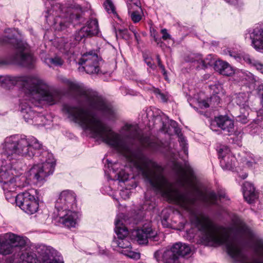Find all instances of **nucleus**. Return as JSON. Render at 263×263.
<instances>
[{
	"label": "nucleus",
	"instance_id": "1",
	"mask_svg": "<svg viewBox=\"0 0 263 263\" xmlns=\"http://www.w3.org/2000/svg\"><path fill=\"white\" fill-rule=\"evenodd\" d=\"M63 110L74 122L83 128L89 130L95 137L115 148L129 161H133L145 181L156 191L168 199H195L188 190L192 182L190 177L193 171L190 167L185 170L178 163H174V170L177 175V182L184 192L175 189L163 175V168L143 154L140 147L135 145L138 142L152 151H161L160 144L149 137L141 135L137 124L126 123L121 128V135L114 132L98 117L100 114L109 119L116 118V111L97 91L85 90L80 92L78 106L68 104L63 106Z\"/></svg>",
	"mask_w": 263,
	"mask_h": 263
},
{
	"label": "nucleus",
	"instance_id": "2",
	"mask_svg": "<svg viewBox=\"0 0 263 263\" xmlns=\"http://www.w3.org/2000/svg\"><path fill=\"white\" fill-rule=\"evenodd\" d=\"M193 222L203 233L202 239L211 246L224 245L227 252L238 263H263V240L257 239L252 245V249L257 259L248 261V257L241 249L243 237L249 234V229L240 220L235 222L229 228L217 227L204 216H194Z\"/></svg>",
	"mask_w": 263,
	"mask_h": 263
},
{
	"label": "nucleus",
	"instance_id": "3",
	"mask_svg": "<svg viewBox=\"0 0 263 263\" xmlns=\"http://www.w3.org/2000/svg\"><path fill=\"white\" fill-rule=\"evenodd\" d=\"M41 147V143L34 137L11 136L6 138L0 148V182L14 177L13 171L22 170L21 156L31 158Z\"/></svg>",
	"mask_w": 263,
	"mask_h": 263
},
{
	"label": "nucleus",
	"instance_id": "4",
	"mask_svg": "<svg viewBox=\"0 0 263 263\" xmlns=\"http://www.w3.org/2000/svg\"><path fill=\"white\" fill-rule=\"evenodd\" d=\"M0 85L7 89L16 86L29 95H38L50 105L55 104L60 98L59 91L37 76H0Z\"/></svg>",
	"mask_w": 263,
	"mask_h": 263
},
{
	"label": "nucleus",
	"instance_id": "5",
	"mask_svg": "<svg viewBox=\"0 0 263 263\" xmlns=\"http://www.w3.org/2000/svg\"><path fill=\"white\" fill-rule=\"evenodd\" d=\"M5 33L7 35L0 37V44L10 45L15 50V53L7 57H0V66L16 64L32 68L34 59L29 52L28 45L17 39L14 30L8 29Z\"/></svg>",
	"mask_w": 263,
	"mask_h": 263
},
{
	"label": "nucleus",
	"instance_id": "6",
	"mask_svg": "<svg viewBox=\"0 0 263 263\" xmlns=\"http://www.w3.org/2000/svg\"><path fill=\"white\" fill-rule=\"evenodd\" d=\"M27 244V239L12 233L0 236V263H13L18 250Z\"/></svg>",
	"mask_w": 263,
	"mask_h": 263
},
{
	"label": "nucleus",
	"instance_id": "7",
	"mask_svg": "<svg viewBox=\"0 0 263 263\" xmlns=\"http://www.w3.org/2000/svg\"><path fill=\"white\" fill-rule=\"evenodd\" d=\"M42 147L41 144L40 151L34 155L42 153V157L38 159L41 161V163L33 165L27 172V177L30 181L36 183L44 182L46 178L52 174L55 166V161L52 154L46 151L41 152Z\"/></svg>",
	"mask_w": 263,
	"mask_h": 263
},
{
	"label": "nucleus",
	"instance_id": "8",
	"mask_svg": "<svg viewBox=\"0 0 263 263\" xmlns=\"http://www.w3.org/2000/svg\"><path fill=\"white\" fill-rule=\"evenodd\" d=\"M52 251L49 247L39 246L36 248L37 257L35 253L27 249L26 244L23 249L18 250L15 259L18 258L16 261H22V263H64L61 258L53 256Z\"/></svg>",
	"mask_w": 263,
	"mask_h": 263
},
{
	"label": "nucleus",
	"instance_id": "9",
	"mask_svg": "<svg viewBox=\"0 0 263 263\" xmlns=\"http://www.w3.org/2000/svg\"><path fill=\"white\" fill-rule=\"evenodd\" d=\"M98 23L96 19H91L87 22L85 26L77 31L74 36V41H65L62 39L59 49L65 53L70 52L71 48L74 47L82 39L97 35L99 33Z\"/></svg>",
	"mask_w": 263,
	"mask_h": 263
},
{
	"label": "nucleus",
	"instance_id": "10",
	"mask_svg": "<svg viewBox=\"0 0 263 263\" xmlns=\"http://www.w3.org/2000/svg\"><path fill=\"white\" fill-rule=\"evenodd\" d=\"M191 252V248L188 245L177 242L163 253L160 251H156L154 257L158 262L162 260L164 263H179L181 257L190 255Z\"/></svg>",
	"mask_w": 263,
	"mask_h": 263
},
{
	"label": "nucleus",
	"instance_id": "11",
	"mask_svg": "<svg viewBox=\"0 0 263 263\" xmlns=\"http://www.w3.org/2000/svg\"><path fill=\"white\" fill-rule=\"evenodd\" d=\"M36 191L29 190L16 196L15 203L25 212L32 214L35 213L39 208V203L34 197Z\"/></svg>",
	"mask_w": 263,
	"mask_h": 263
},
{
	"label": "nucleus",
	"instance_id": "12",
	"mask_svg": "<svg viewBox=\"0 0 263 263\" xmlns=\"http://www.w3.org/2000/svg\"><path fill=\"white\" fill-rule=\"evenodd\" d=\"M132 237L139 245H146L148 240L158 241L159 240L157 232L149 226H143L141 229L133 230Z\"/></svg>",
	"mask_w": 263,
	"mask_h": 263
},
{
	"label": "nucleus",
	"instance_id": "13",
	"mask_svg": "<svg viewBox=\"0 0 263 263\" xmlns=\"http://www.w3.org/2000/svg\"><path fill=\"white\" fill-rule=\"evenodd\" d=\"M100 58H99L98 54L94 51H91L84 53L79 61V64L80 65H84L82 67H79V71L85 70L86 73L88 74H93L96 72L95 67H91L90 64L93 63L95 65L99 64Z\"/></svg>",
	"mask_w": 263,
	"mask_h": 263
},
{
	"label": "nucleus",
	"instance_id": "14",
	"mask_svg": "<svg viewBox=\"0 0 263 263\" xmlns=\"http://www.w3.org/2000/svg\"><path fill=\"white\" fill-rule=\"evenodd\" d=\"M76 195L73 192L70 191L62 192L57 199L55 207L58 211L68 210L71 208L76 201Z\"/></svg>",
	"mask_w": 263,
	"mask_h": 263
},
{
	"label": "nucleus",
	"instance_id": "15",
	"mask_svg": "<svg viewBox=\"0 0 263 263\" xmlns=\"http://www.w3.org/2000/svg\"><path fill=\"white\" fill-rule=\"evenodd\" d=\"M251 40L252 46L257 51L263 53V28L257 26L248 30L247 35Z\"/></svg>",
	"mask_w": 263,
	"mask_h": 263
},
{
	"label": "nucleus",
	"instance_id": "16",
	"mask_svg": "<svg viewBox=\"0 0 263 263\" xmlns=\"http://www.w3.org/2000/svg\"><path fill=\"white\" fill-rule=\"evenodd\" d=\"M185 61L193 64L196 69H204L208 66L214 65L216 61L209 55L205 59H203L201 55L197 53H191L185 58Z\"/></svg>",
	"mask_w": 263,
	"mask_h": 263
},
{
	"label": "nucleus",
	"instance_id": "17",
	"mask_svg": "<svg viewBox=\"0 0 263 263\" xmlns=\"http://www.w3.org/2000/svg\"><path fill=\"white\" fill-rule=\"evenodd\" d=\"M215 123L228 135H231L234 132V121L227 116L215 117L211 126V128L213 130Z\"/></svg>",
	"mask_w": 263,
	"mask_h": 263
},
{
	"label": "nucleus",
	"instance_id": "18",
	"mask_svg": "<svg viewBox=\"0 0 263 263\" xmlns=\"http://www.w3.org/2000/svg\"><path fill=\"white\" fill-rule=\"evenodd\" d=\"M58 216L61 219V222L68 228L75 227L77 224L78 217L76 213L72 212L70 210L58 211Z\"/></svg>",
	"mask_w": 263,
	"mask_h": 263
},
{
	"label": "nucleus",
	"instance_id": "19",
	"mask_svg": "<svg viewBox=\"0 0 263 263\" xmlns=\"http://www.w3.org/2000/svg\"><path fill=\"white\" fill-rule=\"evenodd\" d=\"M30 100L24 99L21 101L20 105V111L25 120L29 122L34 118L35 120L39 117L37 114L32 109V106L30 104Z\"/></svg>",
	"mask_w": 263,
	"mask_h": 263
},
{
	"label": "nucleus",
	"instance_id": "20",
	"mask_svg": "<svg viewBox=\"0 0 263 263\" xmlns=\"http://www.w3.org/2000/svg\"><path fill=\"white\" fill-rule=\"evenodd\" d=\"M243 194L244 198L249 203H253L258 198V194L254 186L249 182L243 184Z\"/></svg>",
	"mask_w": 263,
	"mask_h": 263
},
{
	"label": "nucleus",
	"instance_id": "21",
	"mask_svg": "<svg viewBox=\"0 0 263 263\" xmlns=\"http://www.w3.org/2000/svg\"><path fill=\"white\" fill-rule=\"evenodd\" d=\"M214 68L216 71L224 76H230L234 73V69L231 65L222 60H216L214 63Z\"/></svg>",
	"mask_w": 263,
	"mask_h": 263
},
{
	"label": "nucleus",
	"instance_id": "22",
	"mask_svg": "<svg viewBox=\"0 0 263 263\" xmlns=\"http://www.w3.org/2000/svg\"><path fill=\"white\" fill-rule=\"evenodd\" d=\"M156 120L161 121L162 124L161 130L164 132H168V129L170 128V125L174 128L176 133H178L179 129L177 128V123L173 120H170L167 117L157 116L156 118Z\"/></svg>",
	"mask_w": 263,
	"mask_h": 263
},
{
	"label": "nucleus",
	"instance_id": "23",
	"mask_svg": "<svg viewBox=\"0 0 263 263\" xmlns=\"http://www.w3.org/2000/svg\"><path fill=\"white\" fill-rule=\"evenodd\" d=\"M128 12L130 14L131 19L134 23H138L141 20L143 12L141 7L138 6V3L135 2L130 4V7L128 8Z\"/></svg>",
	"mask_w": 263,
	"mask_h": 263
},
{
	"label": "nucleus",
	"instance_id": "24",
	"mask_svg": "<svg viewBox=\"0 0 263 263\" xmlns=\"http://www.w3.org/2000/svg\"><path fill=\"white\" fill-rule=\"evenodd\" d=\"M236 158L233 155L224 156L220 160L221 167L223 170H233L235 166Z\"/></svg>",
	"mask_w": 263,
	"mask_h": 263
},
{
	"label": "nucleus",
	"instance_id": "25",
	"mask_svg": "<svg viewBox=\"0 0 263 263\" xmlns=\"http://www.w3.org/2000/svg\"><path fill=\"white\" fill-rule=\"evenodd\" d=\"M115 231L117 235L116 239L123 238L128 235L127 228L120 220H116L115 221Z\"/></svg>",
	"mask_w": 263,
	"mask_h": 263
},
{
	"label": "nucleus",
	"instance_id": "26",
	"mask_svg": "<svg viewBox=\"0 0 263 263\" xmlns=\"http://www.w3.org/2000/svg\"><path fill=\"white\" fill-rule=\"evenodd\" d=\"M112 245L114 247H119L122 250H126L131 247L128 236L119 239L115 238L112 241Z\"/></svg>",
	"mask_w": 263,
	"mask_h": 263
},
{
	"label": "nucleus",
	"instance_id": "27",
	"mask_svg": "<svg viewBox=\"0 0 263 263\" xmlns=\"http://www.w3.org/2000/svg\"><path fill=\"white\" fill-rule=\"evenodd\" d=\"M243 60L251 66H254L256 69L263 74V64L254 59H252L251 57L246 54L243 57Z\"/></svg>",
	"mask_w": 263,
	"mask_h": 263
},
{
	"label": "nucleus",
	"instance_id": "28",
	"mask_svg": "<svg viewBox=\"0 0 263 263\" xmlns=\"http://www.w3.org/2000/svg\"><path fill=\"white\" fill-rule=\"evenodd\" d=\"M1 185L4 192H7V193H13L16 189L14 177L2 183Z\"/></svg>",
	"mask_w": 263,
	"mask_h": 263
},
{
	"label": "nucleus",
	"instance_id": "29",
	"mask_svg": "<svg viewBox=\"0 0 263 263\" xmlns=\"http://www.w3.org/2000/svg\"><path fill=\"white\" fill-rule=\"evenodd\" d=\"M14 179L16 187L20 189L23 188L28 185L30 181L27 176L26 177L15 176L14 177Z\"/></svg>",
	"mask_w": 263,
	"mask_h": 263
},
{
	"label": "nucleus",
	"instance_id": "30",
	"mask_svg": "<svg viewBox=\"0 0 263 263\" xmlns=\"http://www.w3.org/2000/svg\"><path fill=\"white\" fill-rule=\"evenodd\" d=\"M119 252L132 259L137 260L140 258V254L133 251L131 247L126 250H120Z\"/></svg>",
	"mask_w": 263,
	"mask_h": 263
},
{
	"label": "nucleus",
	"instance_id": "31",
	"mask_svg": "<svg viewBox=\"0 0 263 263\" xmlns=\"http://www.w3.org/2000/svg\"><path fill=\"white\" fill-rule=\"evenodd\" d=\"M115 33L117 39H122L127 40L130 38V35L127 29H116Z\"/></svg>",
	"mask_w": 263,
	"mask_h": 263
},
{
	"label": "nucleus",
	"instance_id": "32",
	"mask_svg": "<svg viewBox=\"0 0 263 263\" xmlns=\"http://www.w3.org/2000/svg\"><path fill=\"white\" fill-rule=\"evenodd\" d=\"M248 101V98L246 95L243 93H239L236 99V103L239 106L245 107Z\"/></svg>",
	"mask_w": 263,
	"mask_h": 263
},
{
	"label": "nucleus",
	"instance_id": "33",
	"mask_svg": "<svg viewBox=\"0 0 263 263\" xmlns=\"http://www.w3.org/2000/svg\"><path fill=\"white\" fill-rule=\"evenodd\" d=\"M49 62L55 66H61L64 63V60L58 55L50 58Z\"/></svg>",
	"mask_w": 263,
	"mask_h": 263
},
{
	"label": "nucleus",
	"instance_id": "34",
	"mask_svg": "<svg viewBox=\"0 0 263 263\" xmlns=\"http://www.w3.org/2000/svg\"><path fill=\"white\" fill-rule=\"evenodd\" d=\"M219 158L223 159L224 156L233 155L231 153L229 148L226 146H222L218 151Z\"/></svg>",
	"mask_w": 263,
	"mask_h": 263
},
{
	"label": "nucleus",
	"instance_id": "35",
	"mask_svg": "<svg viewBox=\"0 0 263 263\" xmlns=\"http://www.w3.org/2000/svg\"><path fill=\"white\" fill-rule=\"evenodd\" d=\"M104 5L108 13H115V7L110 0H106Z\"/></svg>",
	"mask_w": 263,
	"mask_h": 263
},
{
	"label": "nucleus",
	"instance_id": "36",
	"mask_svg": "<svg viewBox=\"0 0 263 263\" xmlns=\"http://www.w3.org/2000/svg\"><path fill=\"white\" fill-rule=\"evenodd\" d=\"M5 197L7 201L11 203L15 202V199H16V195L15 192L13 193L12 192H8L7 193V192H4Z\"/></svg>",
	"mask_w": 263,
	"mask_h": 263
},
{
	"label": "nucleus",
	"instance_id": "37",
	"mask_svg": "<svg viewBox=\"0 0 263 263\" xmlns=\"http://www.w3.org/2000/svg\"><path fill=\"white\" fill-rule=\"evenodd\" d=\"M220 98L219 96L216 95V94H213L212 96L211 97L209 100L210 104L211 105H217L220 103Z\"/></svg>",
	"mask_w": 263,
	"mask_h": 263
},
{
	"label": "nucleus",
	"instance_id": "38",
	"mask_svg": "<svg viewBox=\"0 0 263 263\" xmlns=\"http://www.w3.org/2000/svg\"><path fill=\"white\" fill-rule=\"evenodd\" d=\"M209 87L211 90L213 91V93L214 94H218L221 89V86L219 84H216L213 85H210L209 86Z\"/></svg>",
	"mask_w": 263,
	"mask_h": 263
},
{
	"label": "nucleus",
	"instance_id": "39",
	"mask_svg": "<svg viewBox=\"0 0 263 263\" xmlns=\"http://www.w3.org/2000/svg\"><path fill=\"white\" fill-rule=\"evenodd\" d=\"M161 33L162 34V39L163 40H167L172 39L171 35L167 32L166 29H162L161 30Z\"/></svg>",
	"mask_w": 263,
	"mask_h": 263
},
{
	"label": "nucleus",
	"instance_id": "40",
	"mask_svg": "<svg viewBox=\"0 0 263 263\" xmlns=\"http://www.w3.org/2000/svg\"><path fill=\"white\" fill-rule=\"evenodd\" d=\"M67 82L68 86L70 90L76 91L78 89V86L77 84L69 81H67Z\"/></svg>",
	"mask_w": 263,
	"mask_h": 263
},
{
	"label": "nucleus",
	"instance_id": "41",
	"mask_svg": "<svg viewBox=\"0 0 263 263\" xmlns=\"http://www.w3.org/2000/svg\"><path fill=\"white\" fill-rule=\"evenodd\" d=\"M237 120L243 124H245L248 122L247 117L245 115H240L238 116Z\"/></svg>",
	"mask_w": 263,
	"mask_h": 263
},
{
	"label": "nucleus",
	"instance_id": "42",
	"mask_svg": "<svg viewBox=\"0 0 263 263\" xmlns=\"http://www.w3.org/2000/svg\"><path fill=\"white\" fill-rule=\"evenodd\" d=\"M209 101L206 100H202L200 102V105L201 107H203L204 108H208L209 107L211 104H210V102H208Z\"/></svg>",
	"mask_w": 263,
	"mask_h": 263
},
{
	"label": "nucleus",
	"instance_id": "43",
	"mask_svg": "<svg viewBox=\"0 0 263 263\" xmlns=\"http://www.w3.org/2000/svg\"><path fill=\"white\" fill-rule=\"evenodd\" d=\"M160 68L161 69L162 73L163 75L164 76L165 79L167 80V79H168L166 71L165 69L164 65H161Z\"/></svg>",
	"mask_w": 263,
	"mask_h": 263
},
{
	"label": "nucleus",
	"instance_id": "44",
	"mask_svg": "<svg viewBox=\"0 0 263 263\" xmlns=\"http://www.w3.org/2000/svg\"><path fill=\"white\" fill-rule=\"evenodd\" d=\"M256 163V161L255 159L253 158H251V160H247L246 161V164L248 166H252L253 164Z\"/></svg>",
	"mask_w": 263,
	"mask_h": 263
},
{
	"label": "nucleus",
	"instance_id": "45",
	"mask_svg": "<svg viewBox=\"0 0 263 263\" xmlns=\"http://www.w3.org/2000/svg\"><path fill=\"white\" fill-rule=\"evenodd\" d=\"M159 93L158 95L159 96L160 98L163 101V102H166L167 98H166V96L164 95L162 93H161L159 90H158Z\"/></svg>",
	"mask_w": 263,
	"mask_h": 263
},
{
	"label": "nucleus",
	"instance_id": "46",
	"mask_svg": "<svg viewBox=\"0 0 263 263\" xmlns=\"http://www.w3.org/2000/svg\"><path fill=\"white\" fill-rule=\"evenodd\" d=\"M153 37L154 41L157 43L158 45L161 44L163 43V42L161 41V39L159 38L158 37L156 36V34H153Z\"/></svg>",
	"mask_w": 263,
	"mask_h": 263
},
{
	"label": "nucleus",
	"instance_id": "47",
	"mask_svg": "<svg viewBox=\"0 0 263 263\" xmlns=\"http://www.w3.org/2000/svg\"><path fill=\"white\" fill-rule=\"evenodd\" d=\"M90 65V66L91 67H92L93 68L95 67L96 72H95V73H97L99 71V70H100V69H99V64H96V65H95L94 64L91 63Z\"/></svg>",
	"mask_w": 263,
	"mask_h": 263
},
{
	"label": "nucleus",
	"instance_id": "48",
	"mask_svg": "<svg viewBox=\"0 0 263 263\" xmlns=\"http://www.w3.org/2000/svg\"><path fill=\"white\" fill-rule=\"evenodd\" d=\"M157 60L158 62V66L160 67L161 66V65H162V64L161 63L160 57L159 55L157 56Z\"/></svg>",
	"mask_w": 263,
	"mask_h": 263
},
{
	"label": "nucleus",
	"instance_id": "49",
	"mask_svg": "<svg viewBox=\"0 0 263 263\" xmlns=\"http://www.w3.org/2000/svg\"><path fill=\"white\" fill-rule=\"evenodd\" d=\"M218 196L220 199L225 198L226 197V194L224 193H221V194L219 193L218 194Z\"/></svg>",
	"mask_w": 263,
	"mask_h": 263
},
{
	"label": "nucleus",
	"instance_id": "50",
	"mask_svg": "<svg viewBox=\"0 0 263 263\" xmlns=\"http://www.w3.org/2000/svg\"><path fill=\"white\" fill-rule=\"evenodd\" d=\"M180 142L181 143L182 145H184L185 143L184 139L182 137H179Z\"/></svg>",
	"mask_w": 263,
	"mask_h": 263
},
{
	"label": "nucleus",
	"instance_id": "51",
	"mask_svg": "<svg viewBox=\"0 0 263 263\" xmlns=\"http://www.w3.org/2000/svg\"><path fill=\"white\" fill-rule=\"evenodd\" d=\"M127 179H128L127 177H125V178H119V181H121V182H124L125 181L127 180Z\"/></svg>",
	"mask_w": 263,
	"mask_h": 263
},
{
	"label": "nucleus",
	"instance_id": "52",
	"mask_svg": "<svg viewBox=\"0 0 263 263\" xmlns=\"http://www.w3.org/2000/svg\"><path fill=\"white\" fill-rule=\"evenodd\" d=\"M258 89L259 90H262V93L261 94V95L262 96V95H263V85H259L258 87Z\"/></svg>",
	"mask_w": 263,
	"mask_h": 263
},
{
	"label": "nucleus",
	"instance_id": "53",
	"mask_svg": "<svg viewBox=\"0 0 263 263\" xmlns=\"http://www.w3.org/2000/svg\"><path fill=\"white\" fill-rule=\"evenodd\" d=\"M134 33L135 39L138 41V35H137V33L135 32Z\"/></svg>",
	"mask_w": 263,
	"mask_h": 263
},
{
	"label": "nucleus",
	"instance_id": "54",
	"mask_svg": "<svg viewBox=\"0 0 263 263\" xmlns=\"http://www.w3.org/2000/svg\"><path fill=\"white\" fill-rule=\"evenodd\" d=\"M247 177V174H245V175H242V179H245Z\"/></svg>",
	"mask_w": 263,
	"mask_h": 263
},
{
	"label": "nucleus",
	"instance_id": "55",
	"mask_svg": "<svg viewBox=\"0 0 263 263\" xmlns=\"http://www.w3.org/2000/svg\"><path fill=\"white\" fill-rule=\"evenodd\" d=\"M147 65H148V66H149L150 67H152V64H151V62H148V63H147Z\"/></svg>",
	"mask_w": 263,
	"mask_h": 263
},
{
	"label": "nucleus",
	"instance_id": "56",
	"mask_svg": "<svg viewBox=\"0 0 263 263\" xmlns=\"http://www.w3.org/2000/svg\"><path fill=\"white\" fill-rule=\"evenodd\" d=\"M225 1H226V2H228V3L230 2V0H225Z\"/></svg>",
	"mask_w": 263,
	"mask_h": 263
},
{
	"label": "nucleus",
	"instance_id": "57",
	"mask_svg": "<svg viewBox=\"0 0 263 263\" xmlns=\"http://www.w3.org/2000/svg\"><path fill=\"white\" fill-rule=\"evenodd\" d=\"M121 173H120V174H119V178L121 177Z\"/></svg>",
	"mask_w": 263,
	"mask_h": 263
},
{
	"label": "nucleus",
	"instance_id": "58",
	"mask_svg": "<svg viewBox=\"0 0 263 263\" xmlns=\"http://www.w3.org/2000/svg\"><path fill=\"white\" fill-rule=\"evenodd\" d=\"M32 104H34V102L33 101L31 102Z\"/></svg>",
	"mask_w": 263,
	"mask_h": 263
}]
</instances>
